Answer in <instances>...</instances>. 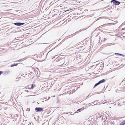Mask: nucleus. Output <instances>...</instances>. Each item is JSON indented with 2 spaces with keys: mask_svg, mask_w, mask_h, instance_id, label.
<instances>
[{
  "mask_svg": "<svg viewBox=\"0 0 125 125\" xmlns=\"http://www.w3.org/2000/svg\"><path fill=\"white\" fill-rule=\"evenodd\" d=\"M45 5H44L43 7H44L45 6Z\"/></svg>",
  "mask_w": 125,
  "mask_h": 125,
  "instance_id": "obj_24",
  "label": "nucleus"
},
{
  "mask_svg": "<svg viewBox=\"0 0 125 125\" xmlns=\"http://www.w3.org/2000/svg\"><path fill=\"white\" fill-rule=\"evenodd\" d=\"M64 64V63H62V65H60V66H61L62 65H63Z\"/></svg>",
  "mask_w": 125,
  "mask_h": 125,
  "instance_id": "obj_16",
  "label": "nucleus"
},
{
  "mask_svg": "<svg viewBox=\"0 0 125 125\" xmlns=\"http://www.w3.org/2000/svg\"><path fill=\"white\" fill-rule=\"evenodd\" d=\"M33 75V73L31 72L29 73L28 74V76L27 77L28 78L31 77Z\"/></svg>",
  "mask_w": 125,
  "mask_h": 125,
  "instance_id": "obj_7",
  "label": "nucleus"
},
{
  "mask_svg": "<svg viewBox=\"0 0 125 125\" xmlns=\"http://www.w3.org/2000/svg\"><path fill=\"white\" fill-rule=\"evenodd\" d=\"M46 5V4H45V5Z\"/></svg>",
  "mask_w": 125,
  "mask_h": 125,
  "instance_id": "obj_26",
  "label": "nucleus"
},
{
  "mask_svg": "<svg viewBox=\"0 0 125 125\" xmlns=\"http://www.w3.org/2000/svg\"><path fill=\"white\" fill-rule=\"evenodd\" d=\"M3 73V72L2 71H0V75H1V74H2Z\"/></svg>",
  "mask_w": 125,
  "mask_h": 125,
  "instance_id": "obj_14",
  "label": "nucleus"
},
{
  "mask_svg": "<svg viewBox=\"0 0 125 125\" xmlns=\"http://www.w3.org/2000/svg\"><path fill=\"white\" fill-rule=\"evenodd\" d=\"M24 23H14V24L17 26H20L24 24Z\"/></svg>",
  "mask_w": 125,
  "mask_h": 125,
  "instance_id": "obj_6",
  "label": "nucleus"
},
{
  "mask_svg": "<svg viewBox=\"0 0 125 125\" xmlns=\"http://www.w3.org/2000/svg\"><path fill=\"white\" fill-rule=\"evenodd\" d=\"M35 110L36 112L42 111L43 110V109L41 108L37 107L35 108Z\"/></svg>",
  "mask_w": 125,
  "mask_h": 125,
  "instance_id": "obj_5",
  "label": "nucleus"
},
{
  "mask_svg": "<svg viewBox=\"0 0 125 125\" xmlns=\"http://www.w3.org/2000/svg\"><path fill=\"white\" fill-rule=\"evenodd\" d=\"M82 109V108H80V109H78L77 111V112L78 113V112L77 111H79L80 110H81Z\"/></svg>",
  "mask_w": 125,
  "mask_h": 125,
  "instance_id": "obj_13",
  "label": "nucleus"
},
{
  "mask_svg": "<svg viewBox=\"0 0 125 125\" xmlns=\"http://www.w3.org/2000/svg\"><path fill=\"white\" fill-rule=\"evenodd\" d=\"M48 7H48H47L46 8H47Z\"/></svg>",
  "mask_w": 125,
  "mask_h": 125,
  "instance_id": "obj_23",
  "label": "nucleus"
},
{
  "mask_svg": "<svg viewBox=\"0 0 125 125\" xmlns=\"http://www.w3.org/2000/svg\"><path fill=\"white\" fill-rule=\"evenodd\" d=\"M105 80L104 79H103L99 81L98 83H96L94 86V88L97 85L100 84V83H103L105 82Z\"/></svg>",
  "mask_w": 125,
  "mask_h": 125,
  "instance_id": "obj_4",
  "label": "nucleus"
},
{
  "mask_svg": "<svg viewBox=\"0 0 125 125\" xmlns=\"http://www.w3.org/2000/svg\"><path fill=\"white\" fill-rule=\"evenodd\" d=\"M21 60H21V59L19 60V61H21Z\"/></svg>",
  "mask_w": 125,
  "mask_h": 125,
  "instance_id": "obj_18",
  "label": "nucleus"
},
{
  "mask_svg": "<svg viewBox=\"0 0 125 125\" xmlns=\"http://www.w3.org/2000/svg\"><path fill=\"white\" fill-rule=\"evenodd\" d=\"M13 65H16V64H13Z\"/></svg>",
  "mask_w": 125,
  "mask_h": 125,
  "instance_id": "obj_19",
  "label": "nucleus"
},
{
  "mask_svg": "<svg viewBox=\"0 0 125 125\" xmlns=\"http://www.w3.org/2000/svg\"><path fill=\"white\" fill-rule=\"evenodd\" d=\"M17 64H16V65H14L13 64V65H11L10 66H11V67H13V66H16V65H17Z\"/></svg>",
  "mask_w": 125,
  "mask_h": 125,
  "instance_id": "obj_11",
  "label": "nucleus"
},
{
  "mask_svg": "<svg viewBox=\"0 0 125 125\" xmlns=\"http://www.w3.org/2000/svg\"><path fill=\"white\" fill-rule=\"evenodd\" d=\"M16 89H15V91H16Z\"/></svg>",
  "mask_w": 125,
  "mask_h": 125,
  "instance_id": "obj_20",
  "label": "nucleus"
},
{
  "mask_svg": "<svg viewBox=\"0 0 125 125\" xmlns=\"http://www.w3.org/2000/svg\"><path fill=\"white\" fill-rule=\"evenodd\" d=\"M115 54L118 55H122L121 54H118V53H115Z\"/></svg>",
  "mask_w": 125,
  "mask_h": 125,
  "instance_id": "obj_12",
  "label": "nucleus"
},
{
  "mask_svg": "<svg viewBox=\"0 0 125 125\" xmlns=\"http://www.w3.org/2000/svg\"><path fill=\"white\" fill-rule=\"evenodd\" d=\"M107 39H106L105 38H104V40H103L104 42Z\"/></svg>",
  "mask_w": 125,
  "mask_h": 125,
  "instance_id": "obj_15",
  "label": "nucleus"
},
{
  "mask_svg": "<svg viewBox=\"0 0 125 125\" xmlns=\"http://www.w3.org/2000/svg\"><path fill=\"white\" fill-rule=\"evenodd\" d=\"M27 73L26 72H25L22 75L23 76V77H25L27 75Z\"/></svg>",
  "mask_w": 125,
  "mask_h": 125,
  "instance_id": "obj_9",
  "label": "nucleus"
},
{
  "mask_svg": "<svg viewBox=\"0 0 125 125\" xmlns=\"http://www.w3.org/2000/svg\"><path fill=\"white\" fill-rule=\"evenodd\" d=\"M121 32L123 33H125V28H122L121 30Z\"/></svg>",
  "mask_w": 125,
  "mask_h": 125,
  "instance_id": "obj_8",
  "label": "nucleus"
},
{
  "mask_svg": "<svg viewBox=\"0 0 125 125\" xmlns=\"http://www.w3.org/2000/svg\"><path fill=\"white\" fill-rule=\"evenodd\" d=\"M116 6H115V8Z\"/></svg>",
  "mask_w": 125,
  "mask_h": 125,
  "instance_id": "obj_22",
  "label": "nucleus"
},
{
  "mask_svg": "<svg viewBox=\"0 0 125 125\" xmlns=\"http://www.w3.org/2000/svg\"><path fill=\"white\" fill-rule=\"evenodd\" d=\"M72 10L71 9H70V10H67L66 11H69V10Z\"/></svg>",
  "mask_w": 125,
  "mask_h": 125,
  "instance_id": "obj_17",
  "label": "nucleus"
},
{
  "mask_svg": "<svg viewBox=\"0 0 125 125\" xmlns=\"http://www.w3.org/2000/svg\"><path fill=\"white\" fill-rule=\"evenodd\" d=\"M51 7V6H50L49 7V8L50 7Z\"/></svg>",
  "mask_w": 125,
  "mask_h": 125,
  "instance_id": "obj_21",
  "label": "nucleus"
},
{
  "mask_svg": "<svg viewBox=\"0 0 125 125\" xmlns=\"http://www.w3.org/2000/svg\"><path fill=\"white\" fill-rule=\"evenodd\" d=\"M111 2L113 3V5H118L121 3L120 2L116 0H112L111 1Z\"/></svg>",
  "mask_w": 125,
  "mask_h": 125,
  "instance_id": "obj_2",
  "label": "nucleus"
},
{
  "mask_svg": "<svg viewBox=\"0 0 125 125\" xmlns=\"http://www.w3.org/2000/svg\"><path fill=\"white\" fill-rule=\"evenodd\" d=\"M46 5V4H45V5Z\"/></svg>",
  "mask_w": 125,
  "mask_h": 125,
  "instance_id": "obj_27",
  "label": "nucleus"
},
{
  "mask_svg": "<svg viewBox=\"0 0 125 125\" xmlns=\"http://www.w3.org/2000/svg\"><path fill=\"white\" fill-rule=\"evenodd\" d=\"M36 86V85L34 84H30L28 85L27 87L29 89H33Z\"/></svg>",
  "mask_w": 125,
  "mask_h": 125,
  "instance_id": "obj_3",
  "label": "nucleus"
},
{
  "mask_svg": "<svg viewBox=\"0 0 125 125\" xmlns=\"http://www.w3.org/2000/svg\"><path fill=\"white\" fill-rule=\"evenodd\" d=\"M31 92L29 91L28 90H24L23 92V93L25 95H26L27 96H28L29 95H31L32 94Z\"/></svg>",
  "mask_w": 125,
  "mask_h": 125,
  "instance_id": "obj_1",
  "label": "nucleus"
},
{
  "mask_svg": "<svg viewBox=\"0 0 125 125\" xmlns=\"http://www.w3.org/2000/svg\"><path fill=\"white\" fill-rule=\"evenodd\" d=\"M46 5V4H45V5Z\"/></svg>",
  "mask_w": 125,
  "mask_h": 125,
  "instance_id": "obj_25",
  "label": "nucleus"
},
{
  "mask_svg": "<svg viewBox=\"0 0 125 125\" xmlns=\"http://www.w3.org/2000/svg\"><path fill=\"white\" fill-rule=\"evenodd\" d=\"M112 7H111V8H112Z\"/></svg>",
  "mask_w": 125,
  "mask_h": 125,
  "instance_id": "obj_28",
  "label": "nucleus"
},
{
  "mask_svg": "<svg viewBox=\"0 0 125 125\" xmlns=\"http://www.w3.org/2000/svg\"><path fill=\"white\" fill-rule=\"evenodd\" d=\"M125 124V121H123L120 124L121 125H123Z\"/></svg>",
  "mask_w": 125,
  "mask_h": 125,
  "instance_id": "obj_10",
  "label": "nucleus"
}]
</instances>
